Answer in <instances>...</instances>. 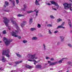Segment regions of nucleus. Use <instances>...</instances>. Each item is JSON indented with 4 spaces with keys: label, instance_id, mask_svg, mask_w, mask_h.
<instances>
[{
    "label": "nucleus",
    "instance_id": "f257e3e1",
    "mask_svg": "<svg viewBox=\"0 0 72 72\" xmlns=\"http://www.w3.org/2000/svg\"><path fill=\"white\" fill-rule=\"evenodd\" d=\"M11 22L14 24H15V26L17 30V31L15 30L14 32H12L11 33L12 35L13 36H14L15 37H17L18 39H21V37L20 36H19L18 35H17V34L18 33V32H21V30L19 28V27H18V24L17 23V22L14 21H13L12 20L11 21Z\"/></svg>",
    "mask_w": 72,
    "mask_h": 72
},
{
    "label": "nucleus",
    "instance_id": "f03ea898",
    "mask_svg": "<svg viewBox=\"0 0 72 72\" xmlns=\"http://www.w3.org/2000/svg\"><path fill=\"white\" fill-rule=\"evenodd\" d=\"M63 5L65 9H68L69 8L70 10L72 11V7H71V6L72 5V4L71 3L68 4L67 3H65L63 4Z\"/></svg>",
    "mask_w": 72,
    "mask_h": 72
},
{
    "label": "nucleus",
    "instance_id": "7ed1b4c3",
    "mask_svg": "<svg viewBox=\"0 0 72 72\" xmlns=\"http://www.w3.org/2000/svg\"><path fill=\"white\" fill-rule=\"evenodd\" d=\"M9 52H10V50L8 49L7 50H4L2 52V55H6L8 57H10V55H9Z\"/></svg>",
    "mask_w": 72,
    "mask_h": 72
},
{
    "label": "nucleus",
    "instance_id": "20e7f679",
    "mask_svg": "<svg viewBox=\"0 0 72 72\" xmlns=\"http://www.w3.org/2000/svg\"><path fill=\"white\" fill-rule=\"evenodd\" d=\"M3 19H4L3 22H4L5 25L6 27H8V28L9 30H10V26H8V23L9 22V20L7 18L5 17H4Z\"/></svg>",
    "mask_w": 72,
    "mask_h": 72
},
{
    "label": "nucleus",
    "instance_id": "39448f33",
    "mask_svg": "<svg viewBox=\"0 0 72 72\" xmlns=\"http://www.w3.org/2000/svg\"><path fill=\"white\" fill-rule=\"evenodd\" d=\"M3 41L4 42L6 46H8L9 44L12 41L11 40H8L5 37L3 38Z\"/></svg>",
    "mask_w": 72,
    "mask_h": 72
},
{
    "label": "nucleus",
    "instance_id": "423d86ee",
    "mask_svg": "<svg viewBox=\"0 0 72 72\" xmlns=\"http://www.w3.org/2000/svg\"><path fill=\"white\" fill-rule=\"evenodd\" d=\"M36 55V54H34L33 55L32 54V53H29L27 55V57L29 59H35V57Z\"/></svg>",
    "mask_w": 72,
    "mask_h": 72
},
{
    "label": "nucleus",
    "instance_id": "0eeeda50",
    "mask_svg": "<svg viewBox=\"0 0 72 72\" xmlns=\"http://www.w3.org/2000/svg\"><path fill=\"white\" fill-rule=\"evenodd\" d=\"M36 16H37L38 15V13H39V10H37V9H35L34 10V11H32V10H30V11H27V13L30 14V13H32L33 12H36Z\"/></svg>",
    "mask_w": 72,
    "mask_h": 72
},
{
    "label": "nucleus",
    "instance_id": "6e6552de",
    "mask_svg": "<svg viewBox=\"0 0 72 72\" xmlns=\"http://www.w3.org/2000/svg\"><path fill=\"white\" fill-rule=\"evenodd\" d=\"M51 2V3L52 4H53V5H55L57 7V9H58L59 8V5L57 4V3L55 2L54 1H50Z\"/></svg>",
    "mask_w": 72,
    "mask_h": 72
},
{
    "label": "nucleus",
    "instance_id": "1a4fd4ad",
    "mask_svg": "<svg viewBox=\"0 0 72 72\" xmlns=\"http://www.w3.org/2000/svg\"><path fill=\"white\" fill-rule=\"evenodd\" d=\"M48 63H50V66H53V65H55L56 63H57V62L51 63V61H48Z\"/></svg>",
    "mask_w": 72,
    "mask_h": 72
},
{
    "label": "nucleus",
    "instance_id": "9d476101",
    "mask_svg": "<svg viewBox=\"0 0 72 72\" xmlns=\"http://www.w3.org/2000/svg\"><path fill=\"white\" fill-rule=\"evenodd\" d=\"M26 24V21H23L22 23L21 24V26L22 28H23Z\"/></svg>",
    "mask_w": 72,
    "mask_h": 72
},
{
    "label": "nucleus",
    "instance_id": "9b49d317",
    "mask_svg": "<svg viewBox=\"0 0 72 72\" xmlns=\"http://www.w3.org/2000/svg\"><path fill=\"white\" fill-rule=\"evenodd\" d=\"M60 37L61 39V41L62 42L64 41V37L63 36H60Z\"/></svg>",
    "mask_w": 72,
    "mask_h": 72
},
{
    "label": "nucleus",
    "instance_id": "f8f14e48",
    "mask_svg": "<svg viewBox=\"0 0 72 72\" xmlns=\"http://www.w3.org/2000/svg\"><path fill=\"white\" fill-rule=\"evenodd\" d=\"M25 67L26 68H29V69H31V68H32V67L28 65H26L25 66Z\"/></svg>",
    "mask_w": 72,
    "mask_h": 72
},
{
    "label": "nucleus",
    "instance_id": "ddd939ff",
    "mask_svg": "<svg viewBox=\"0 0 72 72\" xmlns=\"http://www.w3.org/2000/svg\"><path fill=\"white\" fill-rule=\"evenodd\" d=\"M24 8H22L21 9V10H23V11H26V5L24 4Z\"/></svg>",
    "mask_w": 72,
    "mask_h": 72
},
{
    "label": "nucleus",
    "instance_id": "4468645a",
    "mask_svg": "<svg viewBox=\"0 0 72 72\" xmlns=\"http://www.w3.org/2000/svg\"><path fill=\"white\" fill-rule=\"evenodd\" d=\"M58 28H63V29H64V28H65V27L62 26L61 25L60 26H58L57 29H58Z\"/></svg>",
    "mask_w": 72,
    "mask_h": 72
},
{
    "label": "nucleus",
    "instance_id": "2eb2a0df",
    "mask_svg": "<svg viewBox=\"0 0 72 72\" xmlns=\"http://www.w3.org/2000/svg\"><path fill=\"white\" fill-rule=\"evenodd\" d=\"M2 60L3 62H5V61L6 60V58L4 57V56L2 57Z\"/></svg>",
    "mask_w": 72,
    "mask_h": 72
},
{
    "label": "nucleus",
    "instance_id": "dca6fc26",
    "mask_svg": "<svg viewBox=\"0 0 72 72\" xmlns=\"http://www.w3.org/2000/svg\"><path fill=\"white\" fill-rule=\"evenodd\" d=\"M68 22L69 23V24L70 27L72 26V24H71V21L70 20H68Z\"/></svg>",
    "mask_w": 72,
    "mask_h": 72
},
{
    "label": "nucleus",
    "instance_id": "f3484780",
    "mask_svg": "<svg viewBox=\"0 0 72 72\" xmlns=\"http://www.w3.org/2000/svg\"><path fill=\"white\" fill-rule=\"evenodd\" d=\"M36 68H41V66L40 65H37L36 66Z\"/></svg>",
    "mask_w": 72,
    "mask_h": 72
},
{
    "label": "nucleus",
    "instance_id": "a211bd4d",
    "mask_svg": "<svg viewBox=\"0 0 72 72\" xmlns=\"http://www.w3.org/2000/svg\"><path fill=\"white\" fill-rule=\"evenodd\" d=\"M36 30V29L35 28H31L30 31H35Z\"/></svg>",
    "mask_w": 72,
    "mask_h": 72
},
{
    "label": "nucleus",
    "instance_id": "6ab92c4d",
    "mask_svg": "<svg viewBox=\"0 0 72 72\" xmlns=\"http://www.w3.org/2000/svg\"><path fill=\"white\" fill-rule=\"evenodd\" d=\"M9 0V1H10L11 3H12L13 6H15V2L13 0L12 1H11V0Z\"/></svg>",
    "mask_w": 72,
    "mask_h": 72
},
{
    "label": "nucleus",
    "instance_id": "aec40b11",
    "mask_svg": "<svg viewBox=\"0 0 72 72\" xmlns=\"http://www.w3.org/2000/svg\"><path fill=\"white\" fill-rule=\"evenodd\" d=\"M35 4L37 5H40V4H39V1H37V0H36L35 2Z\"/></svg>",
    "mask_w": 72,
    "mask_h": 72
},
{
    "label": "nucleus",
    "instance_id": "412c9836",
    "mask_svg": "<svg viewBox=\"0 0 72 72\" xmlns=\"http://www.w3.org/2000/svg\"><path fill=\"white\" fill-rule=\"evenodd\" d=\"M22 61H17L16 62H15V64H19V63H22Z\"/></svg>",
    "mask_w": 72,
    "mask_h": 72
},
{
    "label": "nucleus",
    "instance_id": "4be33fe9",
    "mask_svg": "<svg viewBox=\"0 0 72 72\" xmlns=\"http://www.w3.org/2000/svg\"><path fill=\"white\" fill-rule=\"evenodd\" d=\"M16 55L18 57H19V58H21V57H22V56L20 54H17V53H15Z\"/></svg>",
    "mask_w": 72,
    "mask_h": 72
},
{
    "label": "nucleus",
    "instance_id": "5701e85b",
    "mask_svg": "<svg viewBox=\"0 0 72 72\" xmlns=\"http://www.w3.org/2000/svg\"><path fill=\"white\" fill-rule=\"evenodd\" d=\"M67 64L68 65H70L71 66H72V63L70 61H69L67 62Z\"/></svg>",
    "mask_w": 72,
    "mask_h": 72
},
{
    "label": "nucleus",
    "instance_id": "b1692460",
    "mask_svg": "<svg viewBox=\"0 0 72 72\" xmlns=\"http://www.w3.org/2000/svg\"><path fill=\"white\" fill-rule=\"evenodd\" d=\"M64 58H62V59L60 60L58 62V63H62V61H63V60L64 59Z\"/></svg>",
    "mask_w": 72,
    "mask_h": 72
},
{
    "label": "nucleus",
    "instance_id": "393cba45",
    "mask_svg": "<svg viewBox=\"0 0 72 72\" xmlns=\"http://www.w3.org/2000/svg\"><path fill=\"white\" fill-rule=\"evenodd\" d=\"M32 39L33 40H37V37H34L32 38Z\"/></svg>",
    "mask_w": 72,
    "mask_h": 72
},
{
    "label": "nucleus",
    "instance_id": "a878e982",
    "mask_svg": "<svg viewBox=\"0 0 72 72\" xmlns=\"http://www.w3.org/2000/svg\"><path fill=\"white\" fill-rule=\"evenodd\" d=\"M43 47L44 48V50H46V46L45 44H43Z\"/></svg>",
    "mask_w": 72,
    "mask_h": 72
},
{
    "label": "nucleus",
    "instance_id": "bb28decb",
    "mask_svg": "<svg viewBox=\"0 0 72 72\" xmlns=\"http://www.w3.org/2000/svg\"><path fill=\"white\" fill-rule=\"evenodd\" d=\"M62 21V20L60 19H58L57 20V22H60Z\"/></svg>",
    "mask_w": 72,
    "mask_h": 72
},
{
    "label": "nucleus",
    "instance_id": "cd10ccee",
    "mask_svg": "<svg viewBox=\"0 0 72 72\" xmlns=\"http://www.w3.org/2000/svg\"><path fill=\"white\" fill-rule=\"evenodd\" d=\"M24 16V15H22V14H19L17 15V16L18 17H23Z\"/></svg>",
    "mask_w": 72,
    "mask_h": 72
},
{
    "label": "nucleus",
    "instance_id": "c85d7f7f",
    "mask_svg": "<svg viewBox=\"0 0 72 72\" xmlns=\"http://www.w3.org/2000/svg\"><path fill=\"white\" fill-rule=\"evenodd\" d=\"M50 17L52 19H54L55 18V17L53 16V15H50Z\"/></svg>",
    "mask_w": 72,
    "mask_h": 72
},
{
    "label": "nucleus",
    "instance_id": "c756f323",
    "mask_svg": "<svg viewBox=\"0 0 72 72\" xmlns=\"http://www.w3.org/2000/svg\"><path fill=\"white\" fill-rule=\"evenodd\" d=\"M3 34H6V30H4L3 31Z\"/></svg>",
    "mask_w": 72,
    "mask_h": 72
},
{
    "label": "nucleus",
    "instance_id": "7c9ffc66",
    "mask_svg": "<svg viewBox=\"0 0 72 72\" xmlns=\"http://www.w3.org/2000/svg\"><path fill=\"white\" fill-rule=\"evenodd\" d=\"M16 2L17 4H19V0H16Z\"/></svg>",
    "mask_w": 72,
    "mask_h": 72
},
{
    "label": "nucleus",
    "instance_id": "2f4dec72",
    "mask_svg": "<svg viewBox=\"0 0 72 72\" xmlns=\"http://www.w3.org/2000/svg\"><path fill=\"white\" fill-rule=\"evenodd\" d=\"M5 4L6 6H8L9 5V3L7 2H5Z\"/></svg>",
    "mask_w": 72,
    "mask_h": 72
},
{
    "label": "nucleus",
    "instance_id": "473e14b6",
    "mask_svg": "<svg viewBox=\"0 0 72 72\" xmlns=\"http://www.w3.org/2000/svg\"><path fill=\"white\" fill-rule=\"evenodd\" d=\"M27 42V40H24L23 41V42L24 44L25 43H26Z\"/></svg>",
    "mask_w": 72,
    "mask_h": 72
},
{
    "label": "nucleus",
    "instance_id": "72a5a7b5",
    "mask_svg": "<svg viewBox=\"0 0 72 72\" xmlns=\"http://www.w3.org/2000/svg\"><path fill=\"white\" fill-rule=\"evenodd\" d=\"M37 27L38 28H40V27H41V25L40 24H38Z\"/></svg>",
    "mask_w": 72,
    "mask_h": 72
},
{
    "label": "nucleus",
    "instance_id": "f704fd0d",
    "mask_svg": "<svg viewBox=\"0 0 72 72\" xmlns=\"http://www.w3.org/2000/svg\"><path fill=\"white\" fill-rule=\"evenodd\" d=\"M47 26L48 27H52V25L50 24H48L47 25Z\"/></svg>",
    "mask_w": 72,
    "mask_h": 72
},
{
    "label": "nucleus",
    "instance_id": "c9c22d12",
    "mask_svg": "<svg viewBox=\"0 0 72 72\" xmlns=\"http://www.w3.org/2000/svg\"><path fill=\"white\" fill-rule=\"evenodd\" d=\"M68 45L69 46V48H71L72 47V45H71L70 44H68Z\"/></svg>",
    "mask_w": 72,
    "mask_h": 72
},
{
    "label": "nucleus",
    "instance_id": "e433bc0d",
    "mask_svg": "<svg viewBox=\"0 0 72 72\" xmlns=\"http://www.w3.org/2000/svg\"><path fill=\"white\" fill-rule=\"evenodd\" d=\"M48 30V33H49V34H52V32H51L50 30Z\"/></svg>",
    "mask_w": 72,
    "mask_h": 72
},
{
    "label": "nucleus",
    "instance_id": "4c0bfd02",
    "mask_svg": "<svg viewBox=\"0 0 72 72\" xmlns=\"http://www.w3.org/2000/svg\"><path fill=\"white\" fill-rule=\"evenodd\" d=\"M29 22L30 23H32V19H30Z\"/></svg>",
    "mask_w": 72,
    "mask_h": 72
},
{
    "label": "nucleus",
    "instance_id": "58836bf2",
    "mask_svg": "<svg viewBox=\"0 0 72 72\" xmlns=\"http://www.w3.org/2000/svg\"><path fill=\"white\" fill-rule=\"evenodd\" d=\"M65 22H63L61 25L62 27L64 25Z\"/></svg>",
    "mask_w": 72,
    "mask_h": 72
},
{
    "label": "nucleus",
    "instance_id": "ea45409f",
    "mask_svg": "<svg viewBox=\"0 0 72 72\" xmlns=\"http://www.w3.org/2000/svg\"><path fill=\"white\" fill-rule=\"evenodd\" d=\"M28 61H30V62H33V60L31 59H28Z\"/></svg>",
    "mask_w": 72,
    "mask_h": 72
},
{
    "label": "nucleus",
    "instance_id": "a19ab883",
    "mask_svg": "<svg viewBox=\"0 0 72 72\" xmlns=\"http://www.w3.org/2000/svg\"><path fill=\"white\" fill-rule=\"evenodd\" d=\"M33 61L35 63H37V62L35 59H33Z\"/></svg>",
    "mask_w": 72,
    "mask_h": 72
},
{
    "label": "nucleus",
    "instance_id": "79ce46f5",
    "mask_svg": "<svg viewBox=\"0 0 72 72\" xmlns=\"http://www.w3.org/2000/svg\"><path fill=\"white\" fill-rule=\"evenodd\" d=\"M58 31L57 30L55 31L54 32V33H58Z\"/></svg>",
    "mask_w": 72,
    "mask_h": 72
},
{
    "label": "nucleus",
    "instance_id": "37998d69",
    "mask_svg": "<svg viewBox=\"0 0 72 72\" xmlns=\"http://www.w3.org/2000/svg\"><path fill=\"white\" fill-rule=\"evenodd\" d=\"M46 59H50V57H46Z\"/></svg>",
    "mask_w": 72,
    "mask_h": 72
},
{
    "label": "nucleus",
    "instance_id": "c03bdc74",
    "mask_svg": "<svg viewBox=\"0 0 72 72\" xmlns=\"http://www.w3.org/2000/svg\"><path fill=\"white\" fill-rule=\"evenodd\" d=\"M47 4L48 5H51V4H50L49 3H47Z\"/></svg>",
    "mask_w": 72,
    "mask_h": 72
},
{
    "label": "nucleus",
    "instance_id": "a18cd8bd",
    "mask_svg": "<svg viewBox=\"0 0 72 72\" xmlns=\"http://www.w3.org/2000/svg\"><path fill=\"white\" fill-rule=\"evenodd\" d=\"M3 69H2V68H0V71H3Z\"/></svg>",
    "mask_w": 72,
    "mask_h": 72
},
{
    "label": "nucleus",
    "instance_id": "49530a36",
    "mask_svg": "<svg viewBox=\"0 0 72 72\" xmlns=\"http://www.w3.org/2000/svg\"><path fill=\"white\" fill-rule=\"evenodd\" d=\"M9 64L10 66H12V65H13V64L11 63H9Z\"/></svg>",
    "mask_w": 72,
    "mask_h": 72
},
{
    "label": "nucleus",
    "instance_id": "de8ad7c7",
    "mask_svg": "<svg viewBox=\"0 0 72 72\" xmlns=\"http://www.w3.org/2000/svg\"><path fill=\"white\" fill-rule=\"evenodd\" d=\"M51 60H54V58H51Z\"/></svg>",
    "mask_w": 72,
    "mask_h": 72
},
{
    "label": "nucleus",
    "instance_id": "09e8293b",
    "mask_svg": "<svg viewBox=\"0 0 72 72\" xmlns=\"http://www.w3.org/2000/svg\"><path fill=\"white\" fill-rule=\"evenodd\" d=\"M17 72V71H16V70H12V72Z\"/></svg>",
    "mask_w": 72,
    "mask_h": 72
},
{
    "label": "nucleus",
    "instance_id": "8fccbe9b",
    "mask_svg": "<svg viewBox=\"0 0 72 72\" xmlns=\"http://www.w3.org/2000/svg\"><path fill=\"white\" fill-rule=\"evenodd\" d=\"M5 12H9V10H5Z\"/></svg>",
    "mask_w": 72,
    "mask_h": 72
},
{
    "label": "nucleus",
    "instance_id": "3c124183",
    "mask_svg": "<svg viewBox=\"0 0 72 72\" xmlns=\"http://www.w3.org/2000/svg\"><path fill=\"white\" fill-rule=\"evenodd\" d=\"M35 59H37L38 58V57H35V58H34Z\"/></svg>",
    "mask_w": 72,
    "mask_h": 72
},
{
    "label": "nucleus",
    "instance_id": "603ef678",
    "mask_svg": "<svg viewBox=\"0 0 72 72\" xmlns=\"http://www.w3.org/2000/svg\"><path fill=\"white\" fill-rule=\"evenodd\" d=\"M53 10H57V9L56 8H52Z\"/></svg>",
    "mask_w": 72,
    "mask_h": 72
},
{
    "label": "nucleus",
    "instance_id": "864d4df0",
    "mask_svg": "<svg viewBox=\"0 0 72 72\" xmlns=\"http://www.w3.org/2000/svg\"><path fill=\"white\" fill-rule=\"evenodd\" d=\"M59 44H60V42H58L57 43L58 45H59Z\"/></svg>",
    "mask_w": 72,
    "mask_h": 72
},
{
    "label": "nucleus",
    "instance_id": "5fc2aeb1",
    "mask_svg": "<svg viewBox=\"0 0 72 72\" xmlns=\"http://www.w3.org/2000/svg\"><path fill=\"white\" fill-rule=\"evenodd\" d=\"M62 72V70L59 71L58 72Z\"/></svg>",
    "mask_w": 72,
    "mask_h": 72
},
{
    "label": "nucleus",
    "instance_id": "6e6d98bb",
    "mask_svg": "<svg viewBox=\"0 0 72 72\" xmlns=\"http://www.w3.org/2000/svg\"><path fill=\"white\" fill-rule=\"evenodd\" d=\"M36 63V62H34V64H35V65H36V63Z\"/></svg>",
    "mask_w": 72,
    "mask_h": 72
},
{
    "label": "nucleus",
    "instance_id": "4d7b16f0",
    "mask_svg": "<svg viewBox=\"0 0 72 72\" xmlns=\"http://www.w3.org/2000/svg\"><path fill=\"white\" fill-rule=\"evenodd\" d=\"M1 42H2V41H0V43H1Z\"/></svg>",
    "mask_w": 72,
    "mask_h": 72
},
{
    "label": "nucleus",
    "instance_id": "13d9d810",
    "mask_svg": "<svg viewBox=\"0 0 72 72\" xmlns=\"http://www.w3.org/2000/svg\"><path fill=\"white\" fill-rule=\"evenodd\" d=\"M52 69H53L52 68L50 69V70H52Z\"/></svg>",
    "mask_w": 72,
    "mask_h": 72
},
{
    "label": "nucleus",
    "instance_id": "bf43d9fd",
    "mask_svg": "<svg viewBox=\"0 0 72 72\" xmlns=\"http://www.w3.org/2000/svg\"><path fill=\"white\" fill-rule=\"evenodd\" d=\"M46 23H48V22H46Z\"/></svg>",
    "mask_w": 72,
    "mask_h": 72
},
{
    "label": "nucleus",
    "instance_id": "052dcab7",
    "mask_svg": "<svg viewBox=\"0 0 72 72\" xmlns=\"http://www.w3.org/2000/svg\"><path fill=\"white\" fill-rule=\"evenodd\" d=\"M4 7H6V6H5V5H4Z\"/></svg>",
    "mask_w": 72,
    "mask_h": 72
},
{
    "label": "nucleus",
    "instance_id": "680f3d73",
    "mask_svg": "<svg viewBox=\"0 0 72 72\" xmlns=\"http://www.w3.org/2000/svg\"><path fill=\"white\" fill-rule=\"evenodd\" d=\"M69 72V71H66V72Z\"/></svg>",
    "mask_w": 72,
    "mask_h": 72
},
{
    "label": "nucleus",
    "instance_id": "e2e57ef3",
    "mask_svg": "<svg viewBox=\"0 0 72 72\" xmlns=\"http://www.w3.org/2000/svg\"><path fill=\"white\" fill-rule=\"evenodd\" d=\"M0 35H1V34H0Z\"/></svg>",
    "mask_w": 72,
    "mask_h": 72
}]
</instances>
